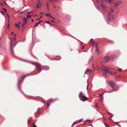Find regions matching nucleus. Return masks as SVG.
<instances>
[{
    "label": "nucleus",
    "mask_w": 127,
    "mask_h": 127,
    "mask_svg": "<svg viewBox=\"0 0 127 127\" xmlns=\"http://www.w3.org/2000/svg\"><path fill=\"white\" fill-rule=\"evenodd\" d=\"M32 22H33L34 21V20L33 19L32 20Z\"/></svg>",
    "instance_id": "bf43d9fd"
},
{
    "label": "nucleus",
    "mask_w": 127,
    "mask_h": 127,
    "mask_svg": "<svg viewBox=\"0 0 127 127\" xmlns=\"http://www.w3.org/2000/svg\"><path fill=\"white\" fill-rule=\"evenodd\" d=\"M13 34V32H12V33H11V34Z\"/></svg>",
    "instance_id": "680f3d73"
},
{
    "label": "nucleus",
    "mask_w": 127,
    "mask_h": 127,
    "mask_svg": "<svg viewBox=\"0 0 127 127\" xmlns=\"http://www.w3.org/2000/svg\"><path fill=\"white\" fill-rule=\"evenodd\" d=\"M51 22H52L53 23H54V21H53V20H51Z\"/></svg>",
    "instance_id": "3c124183"
},
{
    "label": "nucleus",
    "mask_w": 127,
    "mask_h": 127,
    "mask_svg": "<svg viewBox=\"0 0 127 127\" xmlns=\"http://www.w3.org/2000/svg\"><path fill=\"white\" fill-rule=\"evenodd\" d=\"M96 43V42L93 41L92 42L91 44H92V46H94L95 45Z\"/></svg>",
    "instance_id": "2eb2a0df"
},
{
    "label": "nucleus",
    "mask_w": 127,
    "mask_h": 127,
    "mask_svg": "<svg viewBox=\"0 0 127 127\" xmlns=\"http://www.w3.org/2000/svg\"><path fill=\"white\" fill-rule=\"evenodd\" d=\"M48 101L50 102H51L52 101V100L51 99H50L48 100Z\"/></svg>",
    "instance_id": "58836bf2"
},
{
    "label": "nucleus",
    "mask_w": 127,
    "mask_h": 127,
    "mask_svg": "<svg viewBox=\"0 0 127 127\" xmlns=\"http://www.w3.org/2000/svg\"><path fill=\"white\" fill-rule=\"evenodd\" d=\"M3 10L4 11H5L6 12L7 11L6 10L5 8H3Z\"/></svg>",
    "instance_id": "4c0bfd02"
},
{
    "label": "nucleus",
    "mask_w": 127,
    "mask_h": 127,
    "mask_svg": "<svg viewBox=\"0 0 127 127\" xmlns=\"http://www.w3.org/2000/svg\"><path fill=\"white\" fill-rule=\"evenodd\" d=\"M0 4V5H3V4H2V3H1V4Z\"/></svg>",
    "instance_id": "e2e57ef3"
},
{
    "label": "nucleus",
    "mask_w": 127,
    "mask_h": 127,
    "mask_svg": "<svg viewBox=\"0 0 127 127\" xmlns=\"http://www.w3.org/2000/svg\"><path fill=\"white\" fill-rule=\"evenodd\" d=\"M98 43H96V44H95V47L96 48V49L98 48Z\"/></svg>",
    "instance_id": "4be33fe9"
},
{
    "label": "nucleus",
    "mask_w": 127,
    "mask_h": 127,
    "mask_svg": "<svg viewBox=\"0 0 127 127\" xmlns=\"http://www.w3.org/2000/svg\"><path fill=\"white\" fill-rule=\"evenodd\" d=\"M114 11V10H111V11H112V12H113Z\"/></svg>",
    "instance_id": "5fc2aeb1"
},
{
    "label": "nucleus",
    "mask_w": 127,
    "mask_h": 127,
    "mask_svg": "<svg viewBox=\"0 0 127 127\" xmlns=\"http://www.w3.org/2000/svg\"><path fill=\"white\" fill-rule=\"evenodd\" d=\"M4 3H5V5H7V3H6V2H5V1H4Z\"/></svg>",
    "instance_id": "de8ad7c7"
},
{
    "label": "nucleus",
    "mask_w": 127,
    "mask_h": 127,
    "mask_svg": "<svg viewBox=\"0 0 127 127\" xmlns=\"http://www.w3.org/2000/svg\"><path fill=\"white\" fill-rule=\"evenodd\" d=\"M92 67L94 68H95V67L94 66V64H93L92 65Z\"/></svg>",
    "instance_id": "a19ab883"
},
{
    "label": "nucleus",
    "mask_w": 127,
    "mask_h": 127,
    "mask_svg": "<svg viewBox=\"0 0 127 127\" xmlns=\"http://www.w3.org/2000/svg\"><path fill=\"white\" fill-rule=\"evenodd\" d=\"M102 94H99V96H100V97L101 98H101H102Z\"/></svg>",
    "instance_id": "393cba45"
},
{
    "label": "nucleus",
    "mask_w": 127,
    "mask_h": 127,
    "mask_svg": "<svg viewBox=\"0 0 127 127\" xmlns=\"http://www.w3.org/2000/svg\"><path fill=\"white\" fill-rule=\"evenodd\" d=\"M73 123L74 124V125H75L79 123L78 122H77L76 121L74 122Z\"/></svg>",
    "instance_id": "bb28decb"
},
{
    "label": "nucleus",
    "mask_w": 127,
    "mask_h": 127,
    "mask_svg": "<svg viewBox=\"0 0 127 127\" xmlns=\"http://www.w3.org/2000/svg\"><path fill=\"white\" fill-rule=\"evenodd\" d=\"M58 57L59 58V59H61V57Z\"/></svg>",
    "instance_id": "052dcab7"
},
{
    "label": "nucleus",
    "mask_w": 127,
    "mask_h": 127,
    "mask_svg": "<svg viewBox=\"0 0 127 127\" xmlns=\"http://www.w3.org/2000/svg\"><path fill=\"white\" fill-rule=\"evenodd\" d=\"M31 63L33 64V65H35V64H36V63H35V62H31Z\"/></svg>",
    "instance_id": "c756f323"
},
{
    "label": "nucleus",
    "mask_w": 127,
    "mask_h": 127,
    "mask_svg": "<svg viewBox=\"0 0 127 127\" xmlns=\"http://www.w3.org/2000/svg\"><path fill=\"white\" fill-rule=\"evenodd\" d=\"M45 23L49 24L50 25H51V24L50 23V22L49 21H47L45 22Z\"/></svg>",
    "instance_id": "b1692460"
},
{
    "label": "nucleus",
    "mask_w": 127,
    "mask_h": 127,
    "mask_svg": "<svg viewBox=\"0 0 127 127\" xmlns=\"http://www.w3.org/2000/svg\"><path fill=\"white\" fill-rule=\"evenodd\" d=\"M74 123L72 124V127H73L75 125H74Z\"/></svg>",
    "instance_id": "09e8293b"
},
{
    "label": "nucleus",
    "mask_w": 127,
    "mask_h": 127,
    "mask_svg": "<svg viewBox=\"0 0 127 127\" xmlns=\"http://www.w3.org/2000/svg\"><path fill=\"white\" fill-rule=\"evenodd\" d=\"M33 12V11L32 10V11L31 12H29L28 14H27V18H28V15H29V14H30L31 13H32Z\"/></svg>",
    "instance_id": "dca6fc26"
},
{
    "label": "nucleus",
    "mask_w": 127,
    "mask_h": 127,
    "mask_svg": "<svg viewBox=\"0 0 127 127\" xmlns=\"http://www.w3.org/2000/svg\"><path fill=\"white\" fill-rule=\"evenodd\" d=\"M16 38H14V40H16Z\"/></svg>",
    "instance_id": "4d7b16f0"
},
{
    "label": "nucleus",
    "mask_w": 127,
    "mask_h": 127,
    "mask_svg": "<svg viewBox=\"0 0 127 127\" xmlns=\"http://www.w3.org/2000/svg\"><path fill=\"white\" fill-rule=\"evenodd\" d=\"M39 24L38 23H36V24H35L34 27H36Z\"/></svg>",
    "instance_id": "cd10ccee"
},
{
    "label": "nucleus",
    "mask_w": 127,
    "mask_h": 127,
    "mask_svg": "<svg viewBox=\"0 0 127 127\" xmlns=\"http://www.w3.org/2000/svg\"><path fill=\"white\" fill-rule=\"evenodd\" d=\"M42 21L41 20H40L39 21L38 23H37L39 24H40V23L42 22Z\"/></svg>",
    "instance_id": "72a5a7b5"
},
{
    "label": "nucleus",
    "mask_w": 127,
    "mask_h": 127,
    "mask_svg": "<svg viewBox=\"0 0 127 127\" xmlns=\"http://www.w3.org/2000/svg\"><path fill=\"white\" fill-rule=\"evenodd\" d=\"M47 104L48 105V107L49 106V104L48 103H47Z\"/></svg>",
    "instance_id": "6e6d98bb"
},
{
    "label": "nucleus",
    "mask_w": 127,
    "mask_h": 127,
    "mask_svg": "<svg viewBox=\"0 0 127 127\" xmlns=\"http://www.w3.org/2000/svg\"><path fill=\"white\" fill-rule=\"evenodd\" d=\"M101 6L104 9H105L106 8V4L103 1H101Z\"/></svg>",
    "instance_id": "20e7f679"
},
{
    "label": "nucleus",
    "mask_w": 127,
    "mask_h": 127,
    "mask_svg": "<svg viewBox=\"0 0 127 127\" xmlns=\"http://www.w3.org/2000/svg\"><path fill=\"white\" fill-rule=\"evenodd\" d=\"M31 17V15H30L29 16V15H28V18H30Z\"/></svg>",
    "instance_id": "a18cd8bd"
},
{
    "label": "nucleus",
    "mask_w": 127,
    "mask_h": 127,
    "mask_svg": "<svg viewBox=\"0 0 127 127\" xmlns=\"http://www.w3.org/2000/svg\"><path fill=\"white\" fill-rule=\"evenodd\" d=\"M55 1H59V0H55Z\"/></svg>",
    "instance_id": "8fccbe9b"
},
{
    "label": "nucleus",
    "mask_w": 127,
    "mask_h": 127,
    "mask_svg": "<svg viewBox=\"0 0 127 127\" xmlns=\"http://www.w3.org/2000/svg\"><path fill=\"white\" fill-rule=\"evenodd\" d=\"M32 127H36V126L34 125V124H33L32 125Z\"/></svg>",
    "instance_id": "c9c22d12"
},
{
    "label": "nucleus",
    "mask_w": 127,
    "mask_h": 127,
    "mask_svg": "<svg viewBox=\"0 0 127 127\" xmlns=\"http://www.w3.org/2000/svg\"><path fill=\"white\" fill-rule=\"evenodd\" d=\"M23 20L24 22H26L27 20V19H26L25 17H24L23 18Z\"/></svg>",
    "instance_id": "aec40b11"
},
{
    "label": "nucleus",
    "mask_w": 127,
    "mask_h": 127,
    "mask_svg": "<svg viewBox=\"0 0 127 127\" xmlns=\"http://www.w3.org/2000/svg\"><path fill=\"white\" fill-rule=\"evenodd\" d=\"M108 72H109V71H108L104 73H103V75L104 76H105L106 77V74H107V73H108Z\"/></svg>",
    "instance_id": "6ab92c4d"
},
{
    "label": "nucleus",
    "mask_w": 127,
    "mask_h": 127,
    "mask_svg": "<svg viewBox=\"0 0 127 127\" xmlns=\"http://www.w3.org/2000/svg\"><path fill=\"white\" fill-rule=\"evenodd\" d=\"M17 43H15V44H14V46H15L16 45V44H17Z\"/></svg>",
    "instance_id": "49530a36"
},
{
    "label": "nucleus",
    "mask_w": 127,
    "mask_h": 127,
    "mask_svg": "<svg viewBox=\"0 0 127 127\" xmlns=\"http://www.w3.org/2000/svg\"><path fill=\"white\" fill-rule=\"evenodd\" d=\"M114 15L111 12H109L107 17L106 20L107 23H108V21H113L114 20Z\"/></svg>",
    "instance_id": "f257e3e1"
},
{
    "label": "nucleus",
    "mask_w": 127,
    "mask_h": 127,
    "mask_svg": "<svg viewBox=\"0 0 127 127\" xmlns=\"http://www.w3.org/2000/svg\"><path fill=\"white\" fill-rule=\"evenodd\" d=\"M91 71V70L89 69H88L86 70V73L88 75H89L90 74Z\"/></svg>",
    "instance_id": "9b49d317"
},
{
    "label": "nucleus",
    "mask_w": 127,
    "mask_h": 127,
    "mask_svg": "<svg viewBox=\"0 0 127 127\" xmlns=\"http://www.w3.org/2000/svg\"><path fill=\"white\" fill-rule=\"evenodd\" d=\"M82 120H83V119H81L80 120L78 121V122L79 123H80L81 122H82Z\"/></svg>",
    "instance_id": "c85d7f7f"
},
{
    "label": "nucleus",
    "mask_w": 127,
    "mask_h": 127,
    "mask_svg": "<svg viewBox=\"0 0 127 127\" xmlns=\"http://www.w3.org/2000/svg\"><path fill=\"white\" fill-rule=\"evenodd\" d=\"M119 123L118 122H116V123H116V124H117V123Z\"/></svg>",
    "instance_id": "774afa93"
},
{
    "label": "nucleus",
    "mask_w": 127,
    "mask_h": 127,
    "mask_svg": "<svg viewBox=\"0 0 127 127\" xmlns=\"http://www.w3.org/2000/svg\"><path fill=\"white\" fill-rule=\"evenodd\" d=\"M51 17L52 18V19H53L54 20H55V19H54V18L53 17H52V16H51V17Z\"/></svg>",
    "instance_id": "c03bdc74"
},
{
    "label": "nucleus",
    "mask_w": 127,
    "mask_h": 127,
    "mask_svg": "<svg viewBox=\"0 0 127 127\" xmlns=\"http://www.w3.org/2000/svg\"><path fill=\"white\" fill-rule=\"evenodd\" d=\"M88 85H87V89H88Z\"/></svg>",
    "instance_id": "603ef678"
},
{
    "label": "nucleus",
    "mask_w": 127,
    "mask_h": 127,
    "mask_svg": "<svg viewBox=\"0 0 127 127\" xmlns=\"http://www.w3.org/2000/svg\"><path fill=\"white\" fill-rule=\"evenodd\" d=\"M10 46L11 50V51H13V50H12L11 49V47L12 46V43H11L10 44Z\"/></svg>",
    "instance_id": "412c9836"
},
{
    "label": "nucleus",
    "mask_w": 127,
    "mask_h": 127,
    "mask_svg": "<svg viewBox=\"0 0 127 127\" xmlns=\"http://www.w3.org/2000/svg\"><path fill=\"white\" fill-rule=\"evenodd\" d=\"M20 23L21 22H19L18 23V24H15L16 27L18 28L19 29L20 28Z\"/></svg>",
    "instance_id": "1a4fd4ad"
},
{
    "label": "nucleus",
    "mask_w": 127,
    "mask_h": 127,
    "mask_svg": "<svg viewBox=\"0 0 127 127\" xmlns=\"http://www.w3.org/2000/svg\"><path fill=\"white\" fill-rule=\"evenodd\" d=\"M43 14V12H41L40 13V14L41 15H42Z\"/></svg>",
    "instance_id": "ea45409f"
},
{
    "label": "nucleus",
    "mask_w": 127,
    "mask_h": 127,
    "mask_svg": "<svg viewBox=\"0 0 127 127\" xmlns=\"http://www.w3.org/2000/svg\"><path fill=\"white\" fill-rule=\"evenodd\" d=\"M43 68L44 70H47L48 69H49V67L48 66H44L43 67Z\"/></svg>",
    "instance_id": "9d476101"
},
{
    "label": "nucleus",
    "mask_w": 127,
    "mask_h": 127,
    "mask_svg": "<svg viewBox=\"0 0 127 127\" xmlns=\"http://www.w3.org/2000/svg\"><path fill=\"white\" fill-rule=\"evenodd\" d=\"M93 40V39H91L90 40V41H92V40Z\"/></svg>",
    "instance_id": "864d4df0"
},
{
    "label": "nucleus",
    "mask_w": 127,
    "mask_h": 127,
    "mask_svg": "<svg viewBox=\"0 0 127 127\" xmlns=\"http://www.w3.org/2000/svg\"><path fill=\"white\" fill-rule=\"evenodd\" d=\"M24 11H22L21 12V13L22 14V13H24Z\"/></svg>",
    "instance_id": "13d9d810"
},
{
    "label": "nucleus",
    "mask_w": 127,
    "mask_h": 127,
    "mask_svg": "<svg viewBox=\"0 0 127 127\" xmlns=\"http://www.w3.org/2000/svg\"><path fill=\"white\" fill-rule=\"evenodd\" d=\"M97 7V8L98 9H99V7Z\"/></svg>",
    "instance_id": "0e129e2a"
},
{
    "label": "nucleus",
    "mask_w": 127,
    "mask_h": 127,
    "mask_svg": "<svg viewBox=\"0 0 127 127\" xmlns=\"http://www.w3.org/2000/svg\"><path fill=\"white\" fill-rule=\"evenodd\" d=\"M95 52L96 53V54L97 55H98L99 54V52L98 51V48H97L95 50Z\"/></svg>",
    "instance_id": "ddd939ff"
},
{
    "label": "nucleus",
    "mask_w": 127,
    "mask_h": 127,
    "mask_svg": "<svg viewBox=\"0 0 127 127\" xmlns=\"http://www.w3.org/2000/svg\"><path fill=\"white\" fill-rule=\"evenodd\" d=\"M42 17V16H41L40 18H37L36 19V20H39Z\"/></svg>",
    "instance_id": "f704fd0d"
},
{
    "label": "nucleus",
    "mask_w": 127,
    "mask_h": 127,
    "mask_svg": "<svg viewBox=\"0 0 127 127\" xmlns=\"http://www.w3.org/2000/svg\"><path fill=\"white\" fill-rule=\"evenodd\" d=\"M31 120H29L28 121V123H30V122Z\"/></svg>",
    "instance_id": "37998d69"
},
{
    "label": "nucleus",
    "mask_w": 127,
    "mask_h": 127,
    "mask_svg": "<svg viewBox=\"0 0 127 127\" xmlns=\"http://www.w3.org/2000/svg\"><path fill=\"white\" fill-rule=\"evenodd\" d=\"M36 66L37 68H38V71L39 72L40 71H41V67L40 65L38 64H36Z\"/></svg>",
    "instance_id": "0eeeda50"
},
{
    "label": "nucleus",
    "mask_w": 127,
    "mask_h": 127,
    "mask_svg": "<svg viewBox=\"0 0 127 127\" xmlns=\"http://www.w3.org/2000/svg\"><path fill=\"white\" fill-rule=\"evenodd\" d=\"M93 59V57L92 56L90 58V60L89 61V63H90L91 62V61Z\"/></svg>",
    "instance_id": "a211bd4d"
},
{
    "label": "nucleus",
    "mask_w": 127,
    "mask_h": 127,
    "mask_svg": "<svg viewBox=\"0 0 127 127\" xmlns=\"http://www.w3.org/2000/svg\"><path fill=\"white\" fill-rule=\"evenodd\" d=\"M20 81H19L18 82V88H19V89H20L19 85H20Z\"/></svg>",
    "instance_id": "a878e982"
},
{
    "label": "nucleus",
    "mask_w": 127,
    "mask_h": 127,
    "mask_svg": "<svg viewBox=\"0 0 127 127\" xmlns=\"http://www.w3.org/2000/svg\"><path fill=\"white\" fill-rule=\"evenodd\" d=\"M116 58V56L115 55H112L111 57V58L112 59H113L114 58Z\"/></svg>",
    "instance_id": "f3484780"
},
{
    "label": "nucleus",
    "mask_w": 127,
    "mask_h": 127,
    "mask_svg": "<svg viewBox=\"0 0 127 127\" xmlns=\"http://www.w3.org/2000/svg\"><path fill=\"white\" fill-rule=\"evenodd\" d=\"M103 58L104 59V62H106L109 61L110 60V58L108 56H106Z\"/></svg>",
    "instance_id": "39448f33"
},
{
    "label": "nucleus",
    "mask_w": 127,
    "mask_h": 127,
    "mask_svg": "<svg viewBox=\"0 0 127 127\" xmlns=\"http://www.w3.org/2000/svg\"><path fill=\"white\" fill-rule=\"evenodd\" d=\"M118 70L119 71H122V69L121 68H118Z\"/></svg>",
    "instance_id": "7c9ffc66"
},
{
    "label": "nucleus",
    "mask_w": 127,
    "mask_h": 127,
    "mask_svg": "<svg viewBox=\"0 0 127 127\" xmlns=\"http://www.w3.org/2000/svg\"><path fill=\"white\" fill-rule=\"evenodd\" d=\"M84 48V46H83L82 47V49H83Z\"/></svg>",
    "instance_id": "338daca9"
},
{
    "label": "nucleus",
    "mask_w": 127,
    "mask_h": 127,
    "mask_svg": "<svg viewBox=\"0 0 127 127\" xmlns=\"http://www.w3.org/2000/svg\"><path fill=\"white\" fill-rule=\"evenodd\" d=\"M45 15L46 16H49V17H51V14L50 13H48L47 14H45Z\"/></svg>",
    "instance_id": "4468645a"
},
{
    "label": "nucleus",
    "mask_w": 127,
    "mask_h": 127,
    "mask_svg": "<svg viewBox=\"0 0 127 127\" xmlns=\"http://www.w3.org/2000/svg\"><path fill=\"white\" fill-rule=\"evenodd\" d=\"M85 95L82 92H80L79 95V97L80 99L83 101H85L87 99V98L85 96Z\"/></svg>",
    "instance_id": "f03ea898"
},
{
    "label": "nucleus",
    "mask_w": 127,
    "mask_h": 127,
    "mask_svg": "<svg viewBox=\"0 0 127 127\" xmlns=\"http://www.w3.org/2000/svg\"><path fill=\"white\" fill-rule=\"evenodd\" d=\"M122 2L121 1H119L117 2H114V5L116 6H118L120 5L122 3Z\"/></svg>",
    "instance_id": "7ed1b4c3"
},
{
    "label": "nucleus",
    "mask_w": 127,
    "mask_h": 127,
    "mask_svg": "<svg viewBox=\"0 0 127 127\" xmlns=\"http://www.w3.org/2000/svg\"><path fill=\"white\" fill-rule=\"evenodd\" d=\"M1 13H2V14H4V12H3V11H1Z\"/></svg>",
    "instance_id": "79ce46f5"
},
{
    "label": "nucleus",
    "mask_w": 127,
    "mask_h": 127,
    "mask_svg": "<svg viewBox=\"0 0 127 127\" xmlns=\"http://www.w3.org/2000/svg\"><path fill=\"white\" fill-rule=\"evenodd\" d=\"M102 69L103 70L105 71H106L108 70L109 69V68H107L104 66H102Z\"/></svg>",
    "instance_id": "6e6552de"
},
{
    "label": "nucleus",
    "mask_w": 127,
    "mask_h": 127,
    "mask_svg": "<svg viewBox=\"0 0 127 127\" xmlns=\"http://www.w3.org/2000/svg\"><path fill=\"white\" fill-rule=\"evenodd\" d=\"M41 6V4L39 2H38L37 5V7L38 8H39Z\"/></svg>",
    "instance_id": "f8f14e48"
},
{
    "label": "nucleus",
    "mask_w": 127,
    "mask_h": 127,
    "mask_svg": "<svg viewBox=\"0 0 127 127\" xmlns=\"http://www.w3.org/2000/svg\"><path fill=\"white\" fill-rule=\"evenodd\" d=\"M105 125H106V126H107V124H106L105 123Z\"/></svg>",
    "instance_id": "69168bd1"
},
{
    "label": "nucleus",
    "mask_w": 127,
    "mask_h": 127,
    "mask_svg": "<svg viewBox=\"0 0 127 127\" xmlns=\"http://www.w3.org/2000/svg\"><path fill=\"white\" fill-rule=\"evenodd\" d=\"M27 24V22H24V23L22 24V27L24 26L25 25Z\"/></svg>",
    "instance_id": "5701e85b"
},
{
    "label": "nucleus",
    "mask_w": 127,
    "mask_h": 127,
    "mask_svg": "<svg viewBox=\"0 0 127 127\" xmlns=\"http://www.w3.org/2000/svg\"><path fill=\"white\" fill-rule=\"evenodd\" d=\"M9 27H10V24H8L7 26V28L8 29H9Z\"/></svg>",
    "instance_id": "e433bc0d"
},
{
    "label": "nucleus",
    "mask_w": 127,
    "mask_h": 127,
    "mask_svg": "<svg viewBox=\"0 0 127 127\" xmlns=\"http://www.w3.org/2000/svg\"><path fill=\"white\" fill-rule=\"evenodd\" d=\"M113 83L112 82H110L109 83V85L114 90H116L115 89V87L113 85Z\"/></svg>",
    "instance_id": "423d86ee"
},
{
    "label": "nucleus",
    "mask_w": 127,
    "mask_h": 127,
    "mask_svg": "<svg viewBox=\"0 0 127 127\" xmlns=\"http://www.w3.org/2000/svg\"><path fill=\"white\" fill-rule=\"evenodd\" d=\"M28 75H24V76H23V80L24 79V78L26 77H27V76Z\"/></svg>",
    "instance_id": "2f4dec72"
},
{
    "label": "nucleus",
    "mask_w": 127,
    "mask_h": 127,
    "mask_svg": "<svg viewBox=\"0 0 127 127\" xmlns=\"http://www.w3.org/2000/svg\"><path fill=\"white\" fill-rule=\"evenodd\" d=\"M40 112V110L39 109H38L37 110V112L38 113H39Z\"/></svg>",
    "instance_id": "473e14b6"
}]
</instances>
